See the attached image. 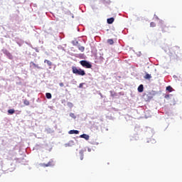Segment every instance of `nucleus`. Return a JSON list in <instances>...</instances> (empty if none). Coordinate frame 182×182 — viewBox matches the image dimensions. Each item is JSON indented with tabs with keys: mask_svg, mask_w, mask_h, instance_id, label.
<instances>
[{
	"mask_svg": "<svg viewBox=\"0 0 182 182\" xmlns=\"http://www.w3.org/2000/svg\"><path fill=\"white\" fill-rule=\"evenodd\" d=\"M73 73L74 75H78V76H85L86 75V73L84 70H82L80 68H77L76 66L72 67Z\"/></svg>",
	"mask_w": 182,
	"mask_h": 182,
	"instance_id": "1",
	"label": "nucleus"
},
{
	"mask_svg": "<svg viewBox=\"0 0 182 182\" xmlns=\"http://www.w3.org/2000/svg\"><path fill=\"white\" fill-rule=\"evenodd\" d=\"M142 99H144L145 102H150V100L153 99V93H151V92H146L144 93Z\"/></svg>",
	"mask_w": 182,
	"mask_h": 182,
	"instance_id": "2",
	"label": "nucleus"
},
{
	"mask_svg": "<svg viewBox=\"0 0 182 182\" xmlns=\"http://www.w3.org/2000/svg\"><path fill=\"white\" fill-rule=\"evenodd\" d=\"M80 63L83 68H86L87 69H92V64H90L89 61L81 60L80 61Z\"/></svg>",
	"mask_w": 182,
	"mask_h": 182,
	"instance_id": "3",
	"label": "nucleus"
},
{
	"mask_svg": "<svg viewBox=\"0 0 182 182\" xmlns=\"http://www.w3.org/2000/svg\"><path fill=\"white\" fill-rule=\"evenodd\" d=\"M41 166L42 167H51L53 166V161H50L48 164H41Z\"/></svg>",
	"mask_w": 182,
	"mask_h": 182,
	"instance_id": "4",
	"label": "nucleus"
},
{
	"mask_svg": "<svg viewBox=\"0 0 182 182\" xmlns=\"http://www.w3.org/2000/svg\"><path fill=\"white\" fill-rule=\"evenodd\" d=\"M72 146H75V141H70L68 143L65 144V147H72Z\"/></svg>",
	"mask_w": 182,
	"mask_h": 182,
	"instance_id": "5",
	"label": "nucleus"
},
{
	"mask_svg": "<svg viewBox=\"0 0 182 182\" xmlns=\"http://www.w3.org/2000/svg\"><path fill=\"white\" fill-rule=\"evenodd\" d=\"M80 137L81 139H85V140H89V139H90L89 135H87L86 134H83L80 135Z\"/></svg>",
	"mask_w": 182,
	"mask_h": 182,
	"instance_id": "6",
	"label": "nucleus"
},
{
	"mask_svg": "<svg viewBox=\"0 0 182 182\" xmlns=\"http://www.w3.org/2000/svg\"><path fill=\"white\" fill-rule=\"evenodd\" d=\"M144 90V87L143 86V85H140L139 87H138V92L139 93H142V92Z\"/></svg>",
	"mask_w": 182,
	"mask_h": 182,
	"instance_id": "7",
	"label": "nucleus"
},
{
	"mask_svg": "<svg viewBox=\"0 0 182 182\" xmlns=\"http://www.w3.org/2000/svg\"><path fill=\"white\" fill-rule=\"evenodd\" d=\"M69 134H79V131L78 130H70L69 131Z\"/></svg>",
	"mask_w": 182,
	"mask_h": 182,
	"instance_id": "8",
	"label": "nucleus"
},
{
	"mask_svg": "<svg viewBox=\"0 0 182 182\" xmlns=\"http://www.w3.org/2000/svg\"><path fill=\"white\" fill-rule=\"evenodd\" d=\"M161 31L162 32H167L168 31V27L166 26H161Z\"/></svg>",
	"mask_w": 182,
	"mask_h": 182,
	"instance_id": "9",
	"label": "nucleus"
},
{
	"mask_svg": "<svg viewBox=\"0 0 182 182\" xmlns=\"http://www.w3.org/2000/svg\"><path fill=\"white\" fill-rule=\"evenodd\" d=\"M114 22V18L112 17L107 19V23L112 24Z\"/></svg>",
	"mask_w": 182,
	"mask_h": 182,
	"instance_id": "10",
	"label": "nucleus"
},
{
	"mask_svg": "<svg viewBox=\"0 0 182 182\" xmlns=\"http://www.w3.org/2000/svg\"><path fill=\"white\" fill-rule=\"evenodd\" d=\"M30 65H32V66H33V68H37V69H41V68L38 65L35 64V63H33V62H31Z\"/></svg>",
	"mask_w": 182,
	"mask_h": 182,
	"instance_id": "11",
	"label": "nucleus"
},
{
	"mask_svg": "<svg viewBox=\"0 0 182 182\" xmlns=\"http://www.w3.org/2000/svg\"><path fill=\"white\" fill-rule=\"evenodd\" d=\"M109 93L111 95V97H114V96H117V94L114 91L111 90L109 91Z\"/></svg>",
	"mask_w": 182,
	"mask_h": 182,
	"instance_id": "12",
	"label": "nucleus"
},
{
	"mask_svg": "<svg viewBox=\"0 0 182 182\" xmlns=\"http://www.w3.org/2000/svg\"><path fill=\"white\" fill-rule=\"evenodd\" d=\"M44 63H47L49 66H52V63L49 60H45Z\"/></svg>",
	"mask_w": 182,
	"mask_h": 182,
	"instance_id": "13",
	"label": "nucleus"
},
{
	"mask_svg": "<svg viewBox=\"0 0 182 182\" xmlns=\"http://www.w3.org/2000/svg\"><path fill=\"white\" fill-rule=\"evenodd\" d=\"M46 97L47 99H52V94L49 93V92H47L46 94Z\"/></svg>",
	"mask_w": 182,
	"mask_h": 182,
	"instance_id": "14",
	"label": "nucleus"
},
{
	"mask_svg": "<svg viewBox=\"0 0 182 182\" xmlns=\"http://www.w3.org/2000/svg\"><path fill=\"white\" fill-rule=\"evenodd\" d=\"M8 113H9V114H14V113H15V109H10L8 110Z\"/></svg>",
	"mask_w": 182,
	"mask_h": 182,
	"instance_id": "15",
	"label": "nucleus"
},
{
	"mask_svg": "<svg viewBox=\"0 0 182 182\" xmlns=\"http://www.w3.org/2000/svg\"><path fill=\"white\" fill-rule=\"evenodd\" d=\"M107 43H109V45H113L114 43V41H113V39H108Z\"/></svg>",
	"mask_w": 182,
	"mask_h": 182,
	"instance_id": "16",
	"label": "nucleus"
},
{
	"mask_svg": "<svg viewBox=\"0 0 182 182\" xmlns=\"http://www.w3.org/2000/svg\"><path fill=\"white\" fill-rule=\"evenodd\" d=\"M78 49L80 50V52H85V47L82 46H78Z\"/></svg>",
	"mask_w": 182,
	"mask_h": 182,
	"instance_id": "17",
	"label": "nucleus"
},
{
	"mask_svg": "<svg viewBox=\"0 0 182 182\" xmlns=\"http://www.w3.org/2000/svg\"><path fill=\"white\" fill-rule=\"evenodd\" d=\"M166 90L169 92H173V87H171V86H168L166 87Z\"/></svg>",
	"mask_w": 182,
	"mask_h": 182,
	"instance_id": "18",
	"label": "nucleus"
},
{
	"mask_svg": "<svg viewBox=\"0 0 182 182\" xmlns=\"http://www.w3.org/2000/svg\"><path fill=\"white\" fill-rule=\"evenodd\" d=\"M84 154H83V151H80V160H83V157H84Z\"/></svg>",
	"mask_w": 182,
	"mask_h": 182,
	"instance_id": "19",
	"label": "nucleus"
},
{
	"mask_svg": "<svg viewBox=\"0 0 182 182\" xmlns=\"http://www.w3.org/2000/svg\"><path fill=\"white\" fill-rule=\"evenodd\" d=\"M23 103L26 106H29V105H30V102L28 100H24Z\"/></svg>",
	"mask_w": 182,
	"mask_h": 182,
	"instance_id": "20",
	"label": "nucleus"
},
{
	"mask_svg": "<svg viewBox=\"0 0 182 182\" xmlns=\"http://www.w3.org/2000/svg\"><path fill=\"white\" fill-rule=\"evenodd\" d=\"M145 79H151V75L150 74H146L145 75Z\"/></svg>",
	"mask_w": 182,
	"mask_h": 182,
	"instance_id": "21",
	"label": "nucleus"
},
{
	"mask_svg": "<svg viewBox=\"0 0 182 182\" xmlns=\"http://www.w3.org/2000/svg\"><path fill=\"white\" fill-rule=\"evenodd\" d=\"M150 26H151V28H155V26H156V23H154V22H151Z\"/></svg>",
	"mask_w": 182,
	"mask_h": 182,
	"instance_id": "22",
	"label": "nucleus"
},
{
	"mask_svg": "<svg viewBox=\"0 0 182 182\" xmlns=\"http://www.w3.org/2000/svg\"><path fill=\"white\" fill-rule=\"evenodd\" d=\"M70 117H72L73 119H76V116L73 114V113H70Z\"/></svg>",
	"mask_w": 182,
	"mask_h": 182,
	"instance_id": "23",
	"label": "nucleus"
},
{
	"mask_svg": "<svg viewBox=\"0 0 182 182\" xmlns=\"http://www.w3.org/2000/svg\"><path fill=\"white\" fill-rule=\"evenodd\" d=\"M83 85H85V82H82L79 85L80 89H82V87H83Z\"/></svg>",
	"mask_w": 182,
	"mask_h": 182,
	"instance_id": "24",
	"label": "nucleus"
},
{
	"mask_svg": "<svg viewBox=\"0 0 182 182\" xmlns=\"http://www.w3.org/2000/svg\"><path fill=\"white\" fill-rule=\"evenodd\" d=\"M59 85L60 86V87H63V86H65V84H63V82H60Z\"/></svg>",
	"mask_w": 182,
	"mask_h": 182,
	"instance_id": "25",
	"label": "nucleus"
},
{
	"mask_svg": "<svg viewBox=\"0 0 182 182\" xmlns=\"http://www.w3.org/2000/svg\"><path fill=\"white\" fill-rule=\"evenodd\" d=\"M175 49H178V47H174Z\"/></svg>",
	"mask_w": 182,
	"mask_h": 182,
	"instance_id": "26",
	"label": "nucleus"
}]
</instances>
